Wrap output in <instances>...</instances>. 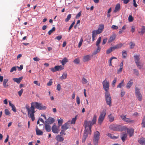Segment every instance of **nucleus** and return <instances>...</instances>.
I'll use <instances>...</instances> for the list:
<instances>
[{"label": "nucleus", "mask_w": 145, "mask_h": 145, "mask_svg": "<svg viewBox=\"0 0 145 145\" xmlns=\"http://www.w3.org/2000/svg\"><path fill=\"white\" fill-rule=\"evenodd\" d=\"M82 42H83V39H81L80 40V41L78 43V47L79 48H80V47L81 46L82 44Z\"/></svg>", "instance_id": "nucleus-56"}, {"label": "nucleus", "mask_w": 145, "mask_h": 145, "mask_svg": "<svg viewBox=\"0 0 145 145\" xmlns=\"http://www.w3.org/2000/svg\"><path fill=\"white\" fill-rule=\"evenodd\" d=\"M122 56L123 58H126L127 56V54L126 51L125 50H123L122 51Z\"/></svg>", "instance_id": "nucleus-43"}, {"label": "nucleus", "mask_w": 145, "mask_h": 145, "mask_svg": "<svg viewBox=\"0 0 145 145\" xmlns=\"http://www.w3.org/2000/svg\"><path fill=\"white\" fill-rule=\"evenodd\" d=\"M124 80L122 81L121 83H120L117 86V88H121L122 86H124L123 82Z\"/></svg>", "instance_id": "nucleus-44"}, {"label": "nucleus", "mask_w": 145, "mask_h": 145, "mask_svg": "<svg viewBox=\"0 0 145 145\" xmlns=\"http://www.w3.org/2000/svg\"><path fill=\"white\" fill-rule=\"evenodd\" d=\"M126 122L132 123L134 122V121L130 119V118H126L125 121Z\"/></svg>", "instance_id": "nucleus-37"}, {"label": "nucleus", "mask_w": 145, "mask_h": 145, "mask_svg": "<svg viewBox=\"0 0 145 145\" xmlns=\"http://www.w3.org/2000/svg\"><path fill=\"white\" fill-rule=\"evenodd\" d=\"M52 130L54 133H58V128L55 124H54L52 127Z\"/></svg>", "instance_id": "nucleus-12"}, {"label": "nucleus", "mask_w": 145, "mask_h": 145, "mask_svg": "<svg viewBox=\"0 0 145 145\" xmlns=\"http://www.w3.org/2000/svg\"><path fill=\"white\" fill-rule=\"evenodd\" d=\"M64 68V67L63 66H62L61 65L59 66H55V69H56L57 71H60L63 69Z\"/></svg>", "instance_id": "nucleus-23"}, {"label": "nucleus", "mask_w": 145, "mask_h": 145, "mask_svg": "<svg viewBox=\"0 0 145 145\" xmlns=\"http://www.w3.org/2000/svg\"><path fill=\"white\" fill-rule=\"evenodd\" d=\"M134 130L133 128L127 129V132L130 137L133 136L134 134Z\"/></svg>", "instance_id": "nucleus-15"}, {"label": "nucleus", "mask_w": 145, "mask_h": 145, "mask_svg": "<svg viewBox=\"0 0 145 145\" xmlns=\"http://www.w3.org/2000/svg\"><path fill=\"white\" fill-rule=\"evenodd\" d=\"M116 34L114 33L112 35L110 36V37L108 41V43H110L111 42L113 41L116 39Z\"/></svg>", "instance_id": "nucleus-13"}, {"label": "nucleus", "mask_w": 145, "mask_h": 145, "mask_svg": "<svg viewBox=\"0 0 145 145\" xmlns=\"http://www.w3.org/2000/svg\"><path fill=\"white\" fill-rule=\"evenodd\" d=\"M103 88L106 91V92H108L109 89V83L108 81L105 79L103 82Z\"/></svg>", "instance_id": "nucleus-8"}, {"label": "nucleus", "mask_w": 145, "mask_h": 145, "mask_svg": "<svg viewBox=\"0 0 145 145\" xmlns=\"http://www.w3.org/2000/svg\"><path fill=\"white\" fill-rule=\"evenodd\" d=\"M112 29H118V27L116 25H112L111 27Z\"/></svg>", "instance_id": "nucleus-53"}, {"label": "nucleus", "mask_w": 145, "mask_h": 145, "mask_svg": "<svg viewBox=\"0 0 145 145\" xmlns=\"http://www.w3.org/2000/svg\"><path fill=\"white\" fill-rule=\"evenodd\" d=\"M8 81V79H4L3 83V84L4 88H7L8 86V85L7 84V82Z\"/></svg>", "instance_id": "nucleus-31"}, {"label": "nucleus", "mask_w": 145, "mask_h": 145, "mask_svg": "<svg viewBox=\"0 0 145 145\" xmlns=\"http://www.w3.org/2000/svg\"><path fill=\"white\" fill-rule=\"evenodd\" d=\"M123 45V44L122 43L118 44L117 45H115L113 47H110V48H111V49L112 50V51L114 50L115 49H118L120 48Z\"/></svg>", "instance_id": "nucleus-11"}, {"label": "nucleus", "mask_w": 145, "mask_h": 145, "mask_svg": "<svg viewBox=\"0 0 145 145\" xmlns=\"http://www.w3.org/2000/svg\"><path fill=\"white\" fill-rule=\"evenodd\" d=\"M120 9V4L118 3L116 5L114 12L115 13L119 11Z\"/></svg>", "instance_id": "nucleus-21"}, {"label": "nucleus", "mask_w": 145, "mask_h": 145, "mask_svg": "<svg viewBox=\"0 0 145 145\" xmlns=\"http://www.w3.org/2000/svg\"><path fill=\"white\" fill-rule=\"evenodd\" d=\"M133 84V80L131 79L130 80V81L128 82L126 86V87L127 88L129 89L132 86Z\"/></svg>", "instance_id": "nucleus-17"}, {"label": "nucleus", "mask_w": 145, "mask_h": 145, "mask_svg": "<svg viewBox=\"0 0 145 145\" xmlns=\"http://www.w3.org/2000/svg\"><path fill=\"white\" fill-rule=\"evenodd\" d=\"M117 78H115L114 80L113 81L112 83V85L113 87H114L115 86V84L116 82Z\"/></svg>", "instance_id": "nucleus-55"}, {"label": "nucleus", "mask_w": 145, "mask_h": 145, "mask_svg": "<svg viewBox=\"0 0 145 145\" xmlns=\"http://www.w3.org/2000/svg\"><path fill=\"white\" fill-rule=\"evenodd\" d=\"M76 102L77 104L79 105L80 104V99L78 96H77L76 98Z\"/></svg>", "instance_id": "nucleus-52"}, {"label": "nucleus", "mask_w": 145, "mask_h": 145, "mask_svg": "<svg viewBox=\"0 0 145 145\" xmlns=\"http://www.w3.org/2000/svg\"><path fill=\"white\" fill-rule=\"evenodd\" d=\"M90 59V56L89 55L84 56L83 58V61L84 62L88 61Z\"/></svg>", "instance_id": "nucleus-16"}, {"label": "nucleus", "mask_w": 145, "mask_h": 145, "mask_svg": "<svg viewBox=\"0 0 145 145\" xmlns=\"http://www.w3.org/2000/svg\"><path fill=\"white\" fill-rule=\"evenodd\" d=\"M104 28V25L103 24H100L97 30H94L92 31V36L95 37L97 34L102 33Z\"/></svg>", "instance_id": "nucleus-2"}, {"label": "nucleus", "mask_w": 145, "mask_h": 145, "mask_svg": "<svg viewBox=\"0 0 145 145\" xmlns=\"http://www.w3.org/2000/svg\"><path fill=\"white\" fill-rule=\"evenodd\" d=\"M5 113L6 115H9L10 114L8 110L7 109L5 110Z\"/></svg>", "instance_id": "nucleus-48"}, {"label": "nucleus", "mask_w": 145, "mask_h": 145, "mask_svg": "<svg viewBox=\"0 0 145 145\" xmlns=\"http://www.w3.org/2000/svg\"><path fill=\"white\" fill-rule=\"evenodd\" d=\"M107 40V38H106L103 39V42H102V44L103 45L105 44Z\"/></svg>", "instance_id": "nucleus-62"}, {"label": "nucleus", "mask_w": 145, "mask_h": 145, "mask_svg": "<svg viewBox=\"0 0 145 145\" xmlns=\"http://www.w3.org/2000/svg\"><path fill=\"white\" fill-rule=\"evenodd\" d=\"M128 20L129 22H131L133 21V18L131 15H129L128 17Z\"/></svg>", "instance_id": "nucleus-51"}, {"label": "nucleus", "mask_w": 145, "mask_h": 145, "mask_svg": "<svg viewBox=\"0 0 145 145\" xmlns=\"http://www.w3.org/2000/svg\"><path fill=\"white\" fill-rule=\"evenodd\" d=\"M96 120L97 116L96 115H95L93 116V118L92 121H91V123L93 125L96 124Z\"/></svg>", "instance_id": "nucleus-29"}, {"label": "nucleus", "mask_w": 145, "mask_h": 145, "mask_svg": "<svg viewBox=\"0 0 145 145\" xmlns=\"http://www.w3.org/2000/svg\"><path fill=\"white\" fill-rule=\"evenodd\" d=\"M57 121L58 122V125L59 126H61L62 125V124L63 123V120L61 119H58Z\"/></svg>", "instance_id": "nucleus-41"}, {"label": "nucleus", "mask_w": 145, "mask_h": 145, "mask_svg": "<svg viewBox=\"0 0 145 145\" xmlns=\"http://www.w3.org/2000/svg\"><path fill=\"white\" fill-rule=\"evenodd\" d=\"M60 62H61L62 65H64L66 63L68 62V59L66 57H64L61 61H60Z\"/></svg>", "instance_id": "nucleus-24"}, {"label": "nucleus", "mask_w": 145, "mask_h": 145, "mask_svg": "<svg viewBox=\"0 0 145 145\" xmlns=\"http://www.w3.org/2000/svg\"><path fill=\"white\" fill-rule=\"evenodd\" d=\"M22 77H21L18 78H13V80L14 82H16L18 84H19L22 80Z\"/></svg>", "instance_id": "nucleus-22"}, {"label": "nucleus", "mask_w": 145, "mask_h": 145, "mask_svg": "<svg viewBox=\"0 0 145 145\" xmlns=\"http://www.w3.org/2000/svg\"><path fill=\"white\" fill-rule=\"evenodd\" d=\"M112 51V50L111 48H110L109 49L107 50L106 51V53L107 54L110 53Z\"/></svg>", "instance_id": "nucleus-63"}, {"label": "nucleus", "mask_w": 145, "mask_h": 145, "mask_svg": "<svg viewBox=\"0 0 145 145\" xmlns=\"http://www.w3.org/2000/svg\"><path fill=\"white\" fill-rule=\"evenodd\" d=\"M33 102L31 103L30 107H29L28 104H26L25 106V108L27 111L28 116L31 118L32 121H34L35 120L34 113L35 112V107H34L33 105Z\"/></svg>", "instance_id": "nucleus-1"}, {"label": "nucleus", "mask_w": 145, "mask_h": 145, "mask_svg": "<svg viewBox=\"0 0 145 145\" xmlns=\"http://www.w3.org/2000/svg\"><path fill=\"white\" fill-rule=\"evenodd\" d=\"M135 44L134 43L131 42L130 44V48L131 49L133 48L134 47Z\"/></svg>", "instance_id": "nucleus-60"}, {"label": "nucleus", "mask_w": 145, "mask_h": 145, "mask_svg": "<svg viewBox=\"0 0 145 145\" xmlns=\"http://www.w3.org/2000/svg\"><path fill=\"white\" fill-rule=\"evenodd\" d=\"M138 33H141V34L142 35H143L145 33V26H142L141 31H138Z\"/></svg>", "instance_id": "nucleus-33"}, {"label": "nucleus", "mask_w": 145, "mask_h": 145, "mask_svg": "<svg viewBox=\"0 0 145 145\" xmlns=\"http://www.w3.org/2000/svg\"><path fill=\"white\" fill-rule=\"evenodd\" d=\"M45 128L47 132H49L51 131V127L48 123L45 124Z\"/></svg>", "instance_id": "nucleus-20"}, {"label": "nucleus", "mask_w": 145, "mask_h": 145, "mask_svg": "<svg viewBox=\"0 0 145 145\" xmlns=\"http://www.w3.org/2000/svg\"><path fill=\"white\" fill-rule=\"evenodd\" d=\"M33 83L37 85V86H40V84L37 81V80H35V81H34V82H33Z\"/></svg>", "instance_id": "nucleus-61"}, {"label": "nucleus", "mask_w": 145, "mask_h": 145, "mask_svg": "<svg viewBox=\"0 0 145 145\" xmlns=\"http://www.w3.org/2000/svg\"><path fill=\"white\" fill-rule=\"evenodd\" d=\"M105 100L106 103L110 106H111L112 104V99L110 93L108 92H105Z\"/></svg>", "instance_id": "nucleus-5"}, {"label": "nucleus", "mask_w": 145, "mask_h": 145, "mask_svg": "<svg viewBox=\"0 0 145 145\" xmlns=\"http://www.w3.org/2000/svg\"><path fill=\"white\" fill-rule=\"evenodd\" d=\"M36 130L37 135H40L43 134V132L40 130L38 129L37 128L36 129Z\"/></svg>", "instance_id": "nucleus-30"}, {"label": "nucleus", "mask_w": 145, "mask_h": 145, "mask_svg": "<svg viewBox=\"0 0 145 145\" xmlns=\"http://www.w3.org/2000/svg\"><path fill=\"white\" fill-rule=\"evenodd\" d=\"M76 118H73L71 121V123L72 124H74L75 123Z\"/></svg>", "instance_id": "nucleus-59"}, {"label": "nucleus", "mask_w": 145, "mask_h": 145, "mask_svg": "<svg viewBox=\"0 0 145 145\" xmlns=\"http://www.w3.org/2000/svg\"><path fill=\"white\" fill-rule=\"evenodd\" d=\"M23 91V89H21V90L18 92V93L19 96L20 97L22 95Z\"/></svg>", "instance_id": "nucleus-54"}, {"label": "nucleus", "mask_w": 145, "mask_h": 145, "mask_svg": "<svg viewBox=\"0 0 145 145\" xmlns=\"http://www.w3.org/2000/svg\"><path fill=\"white\" fill-rule=\"evenodd\" d=\"M127 136V135L126 133H123L122 134L121 137V139L123 142L125 141V139L126 138Z\"/></svg>", "instance_id": "nucleus-34"}, {"label": "nucleus", "mask_w": 145, "mask_h": 145, "mask_svg": "<svg viewBox=\"0 0 145 145\" xmlns=\"http://www.w3.org/2000/svg\"><path fill=\"white\" fill-rule=\"evenodd\" d=\"M56 139L59 142H61L64 140V138L60 135H57L56 137Z\"/></svg>", "instance_id": "nucleus-19"}, {"label": "nucleus", "mask_w": 145, "mask_h": 145, "mask_svg": "<svg viewBox=\"0 0 145 145\" xmlns=\"http://www.w3.org/2000/svg\"><path fill=\"white\" fill-rule=\"evenodd\" d=\"M54 119L51 117H49L47 120V121L48 123V124H52L53 123L54 121Z\"/></svg>", "instance_id": "nucleus-26"}, {"label": "nucleus", "mask_w": 145, "mask_h": 145, "mask_svg": "<svg viewBox=\"0 0 145 145\" xmlns=\"http://www.w3.org/2000/svg\"><path fill=\"white\" fill-rule=\"evenodd\" d=\"M135 63L138 68L139 69H141L143 67V65L141 64V63L139 61H138Z\"/></svg>", "instance_id": "nucleus-25"}, {"label": "nucleus", "mask_w": 145, "mask_h": 145, "mask_svg": "<svg viewBox=\"0 0 145 145\" xmlns=\"http://www.w3.org/2000/svg\"><path fill=\"white\" fill-rule=\"evenodd\" d=\"M71 17V14H69L67 16V18L65 19V21L66 22H67L69 21Z\"/></svg>", "instance_id": "nucleus-45"}, {"label": "nucleus", "mask_w": 145, "mask_h": 145, "mask_svg": "<svg viewBox=\"0 0 145 145\" xmlns=\"http://www.w3.org/2000/svg\"><path fill=\"white\" fill-rule=\"evenodd\" d=\"M100 133L97 131L94 133L93 137V140L94 145H98L99 140V139Z\"/></svg>", "instance_id": "nucleus-3"}, {"label": "nucleus", "mask_w": 145, "mask_h": 145, "mask_svg": "<svg viewBox=\"0 0 145 145\" xmlns=\"http://www.w3.org/2000/svg\"><path fill=\"white\" fill-rule=\"evenodd\" d=\"M61 86L59 84H58L57 86V89L58 91H60L61 90Z\"/></svg>", "instance_id": "nucleus-64"}, {"label": "nucleus", "mask_w": 145, "mask_h": 145, "mask_svg": "<svg viewBox=\"0 0 145 145\" xmlns=\"http://www.w3.org/2000/svg\"><path fill=\"white\" fill-rule=\"evenodd\" d=\"M134 74L138 76L139 75V72L138 70L137 69H134L133 70Z\"/></svg>", "instance_id": "nucleus-42"}, {"label": "nucleus", "mask_w": 145, "mask_h": 145, "mask_svg": "<svg viewBox=\"0 0 145 145\" xmlns=\"http://www.w3.org/2000/svg\"><path fill=\"white\" fill-rule=\"evenodd\" d=\"M110 128L114 131H119L121 129V127L120 125L114 124L110 125Z\"/></svg>", "instance_id": "nucleus-10"}, {"label": "nucleus", "mask_w": 145, "mask_h": 145, "mask_svg": "<svg viewBox=\"0 0 145 145\" xmlns=\"http://www.w3.org/2000/svg\"><path fill=\"white\" fill-rule=\"evenodd\" d=\"M109 120L110 122L113 121L114 120V117L111 114L108 116Z\"/></svg>", "instance_id": "nucleus-27"}, {"label": "nucleus", "mask_w": 145, "mask_h": 145, "mask_svg": "<svg viewBox=\"0 0 145 145\" xmlns=\"http://www.w3.org/2000/svg\"><path fill=\"white\" fill-rule=\"evenodd\" d=\"M82 82L83 84H86L88 83V81L86 79L83 77L82 79Z\"/></svg>", "instance_id": "nucleus-47"}, {"label": "nucleus", "mask_w": 145, "mask_h": 145, "mask_svg": "<svg viewBox=\"0 0 145 145\" xmlns=\"http://www.w3.org/2000/svg\"><path fill=\"white\" fill-rule=\"evenodd\" d=\"M140 89L136 87L135 90V94L136 96L140 101L142 100V95L140 92Z\"/></svg>", "instance_id": "nucleus-9"}, {"label": "nucleus", "mask_w": 145, "mask_h": 145, "mask_svg": "<svg viewBox=\"0 0 145 145\" xmlns=\"http://www.w3.org/2000/svg\"><path fill=\"white\" fill-rule=\"evenodd\" d=\"M106 135L112 139H116L118 138V137L115 136L113 134L110 133H108Z\"/></svg>", "instance_id": "nucleus-28"}, {"label": "nucleus", "mask_w": 145, "mask_h": 145, "mask_svg": "<svg viewBox=\"0 0 145 145\" xmlns=\"http://www.w3.org/2000/svg\"><path fill=\"white\" fill-rule=\"evenodd\" d=\"M55 27H53L51 29L48 31V34L49 35H50L52 33L55 31Z\"/></svg>", "instance_id": "nucleus-39"}, {"label": "nucleus", "mask_w": 145, "mask_h": 145, "mask_svg": "<svg viewBox=\"0 0 145 145\" xmlns=\"http://www.w3.org/2000/svg\"><path fill=\"white\" fill-rule=\"evenodd\" d=\"M114 59H116V58L115 57H111L110 60L108 61L109 65V66L112 65V62L111 61L112 60Z\"/></svg>", "instance_id": "nucleus-46"}, {"label": "nucleus", "mask_w": 145, "mask_h": 145, "mask_svg": "<svg viewBox=\"0 0 145 145\" xmlns=\"http://www.w3.org/2000/svg\"><path fill=\"white\" fill-rule=\"evenodd\" d=\"M67 74L66 73H63L62 76L60 77V78L61 80L65 79L67 78Z\"/></svg>", "instance_id": "nucleus-32"}, {"label": "nucleus", "mask_w": 145, "mask_h": 145, "mask_svg": "<svg viewBox=\"0 0 145 145\" xmlns=\"http://www.w3.org/2000/svg\"><path fill=\"white\" fill-rule=\"evenodd\" d=\"M70 121H68V122L65 123L61 126V128L62 129L66 130L67 129L70 128V126L68 124L69 123Z\"/></svg>", "instance_id": "nucleus-14"}, {"label": "nucleus", "mask_w": 145, "mask_h": 145, "mask_svg": "<svg viewBox=\"0 0 145 145\" xmlns=\"http://www.w3.org/2000/svg\"><path fill=\"white\" fill-rule=\"evenodd\" d=\"M101 37H99L96 43V46H99V44L101 42Z\"/></svg>", "instance_id": "nucleus-40"}, {"label": "nucleus", "mask_w": 145, "mask_h": 145, "mask_svg": "<svg viewBox=\"0 0 145 145\" xmlns=\"http://www.w3.org/2000/svg\"><path fill=\"white\" fill-rule=\"evenodd\" d=\"M84 124L85 125V129L89 131V134H91V127L93 125L91 123V121H85Z\"/></svg>", "instance_id": "nucleus-6"}, {"label": "nucleus", "mask_w": 145, "mask_h": 145, "mask_svg": "<svg viewBox=\"0 0 145 145\" xmlns=\"http://www.w3.org/2000/svg\"><path fill=\"white\" fill-rule=\"evenodd\" d=\"M62 36L61 35H59L57 37L55 38V39H57L58 40H60L62 38Z\"/></svg>", "instance_id": "nucleus-57"}, {"label": "nucleus", "mask_w": 145, "mask_h": 145, "mask_svg": "<svg viewBox=\"0 0 145 145\" xmlns=\"http://www.w3.org/2000/svg\"><path fill=\"white\" fill-rule=\"evenodd\" d=\"M16 67H13L11 69L10 72H12L14 71H16Z\"/></svg>", "instance_id": "nucleus-58"}, {"label": "nucleus", "mask_w": 145, "mask_h": 145, "mask_svg": "<svg viewBox=\"0 0 145 145\" xmlns=\"http://www.w3.org/2000/svg\"><path fill=\"white\" fill-rule=\"evenodd\" d=\"M34 106V107L39 110H45L46 108V106H43L42 103H38L37 102H33Z\"/></svg>", "instance_id": "nucleus-7"}, {"label": "nucleus", "mask_w": 145, "mask_h": 145, "mask_svg": "<svg viewBox=\"0 0 145 145\" xmlns=\"http://www.w3.org/2000/svg\"><path fill=\"white\" fill-rule=\"evenodd\" d=\"M138 142L141 144L143 145L145 144V138L142 137L138 140Z\"/></svg>", "instance_id": "nucleus-18"}, {"label": "nucleus", "mask_w": 145, "mask_h": 145, "mask_svg": "<svg viewBox=\"0 0 145 145\" xmlns=\"http://www.w3.org/2000/svg\"><path fill=\"white\" fill-rule=\"evenodd\" d=\"M74 62L76 64H79L80 63V60L78 58L75 59L74 61Z\"/></svg>", "instance_id": "nucleus-50"}, {"label": "nucleus", "mask_w": 145, "mask_h": 145, "mask_svg": "<svg viewBox=\"0 0 145 145\" xmlns=\"http://www.w3.org/2000/svg\"><path fill=\"white\" fill-rule=\"evenodd\" d=\"M75 23V21H74V22H73L70 25V27L69 28V29H68L69 32H70V30H71V29L72 27H73L74 25V24Z\"/></svg>", "instance_id": "nucleus-49"}, {"label": "nucleus", "mask_w": 145, "mask_h": 145, "mask_svg": "<svg viewBox=\"0 0 145 145\" xmlns=\"http://www.w3.org/2000/svg\"><path fill=\"white\" fill-rule=\"evenodd\" d=\"M142 127L143 128L145 127V116L143 117L141 123Z\"/></svg>", "instance_id": "nucleus-35"}, {"label": "nucleus", "mask_w": 145, "mask_h": 145, "mask_svg": "<svg viewBox=\"0 0 145 145\" xmlns=\"http://www.w3.org/2000/svg\"><path fill=\"white\" fill-rule=\"evenodd\" d=\"M89 133V131L86 129H85L83 136L88 137V134Z\"/></svg>", "instance_id": "nucleus-38"}, {"label": "nucleus", "mask_w": 145, "mask_h": 145, "mask_svg": "<svg viewBox=\"0 0 145 145\" xmlns=\"http://www.w3.org/2000/svg\"><path fill=\"white\" fill-rule=\"evenodd\" d=\"M106 111L105 110H103L102 112L101 113L99 118L98 119V123L101 125L106 115Z\"/></svg>", "instance_id": "nucleus-4"}, {"label": "nucleus", "mask_w": 145, "mask_h": 145, "mask_svg": "<svg viewBox=\"0 0 145 145\" xmlns=\"http://www.w3.org/2000/svg\"><path fill=\"white\" fill-rule=\"evenodd\" d=\"M139 55H136L134 56V57L135 59V62H137L139 61L140 58H139Z\"/></svg>", "instance_id": "nucleus-36"}]
</instances>
